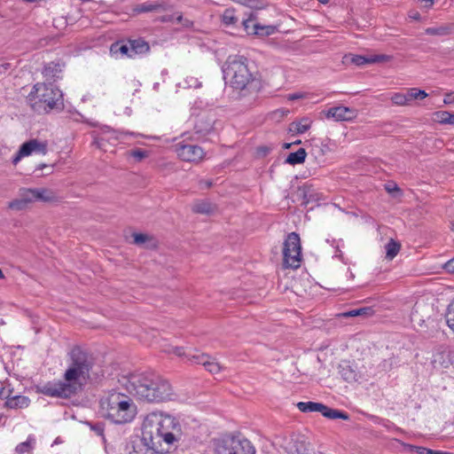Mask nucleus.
<instances>
[{"label":"nucleus","instance_id":"obj_1","mask_svg":"<svg viewBox=\"0 0 454 454\" xmlns=\"http://www.w3.org/2000/svg\"><path fill=\"white\" fill-rule=\"evenodd\" d=\"M67 368L63 380L48 381L37 387V392L50 397L69 398L81 391L90 380L95 365L93 356L81 347H74L67 354Z\"/></svg>","mask_w":454,"mask_h":454},{"label":"nucleus","instance_id":"obj_2","mask_svg":"<svg viewBox=\"0 0 454 454\" xmlns=\"http://www.w3.org/2000/svg\"><path fill=\"white\" fill-rule=\"evenodd\" d=\"M126 389L137 399L146 403L167 402L175 396L169 381L153 372L131 374L126 383Z\"/></svg>","mask_w":454,"mask_h":454},{"label":"nucleus","instance_id":"obj_3","mask_svg":"<svg viewBox=\"0 0 454 454\" xmlns=\"http://www.w3.org/2000/svg\"><path fill=\"white\" fill-rule=\"evenodd\" d=\"M142 433L145 442L160 448H163V444L168 447L174 445L182 436L179 421L175 417L161 411H153L145 416Z\"/></svg>","mask_w":454,"mask_h":454},{"label":"nucleus","instance_id":"obj_4","mask_svg":"<svg viewBox=\"0 0 454 454\" xmlns=\"http://www.w3.org/2000/svg\"><path fill=\"white\" fill-rule=\"evenodd\" d=\"M99 413L114 424L130 423L137 415L132 399L120 392H111L100 399Z\"/></svg>","mask_w":454,"mask_h":454},{"label":"nucleus","instance_id":"obj_5","mask_svg":"<svg viewBox=\"0 0 454 454\" xmlns=\"http://www.w3.org/2000/svg\"><path fill=\"white\" fill-rule=\"evenodd\" d=\"M27 100L33 111L38 114H47L63 107L62 92L52 84H35Z\"/></svg>","mask_w":454,"mask_h":454},{"label":"nucleus","instance_id":"obj_6","mask_svg":"<svg viewBox=\"0 0 454 454\" xmlns=\"http://www.w3.org/2000/svg\"><path fill=\"white\" fill-rule=\"evenodd\" d=\"M223 74L230 85L239 90L247 89L255 80L248 67L247 59L239 55L228 58Z\"/></svg>","mask_w":454,"mask_h":454},{"label":"nucleus","instance_id":"obj_7","mask_svg":"<svg viewBox=\"0 0 454 454\" xmlns=\"http://www.w3.org/2000/svg\"><path fill=\"white\" fill-rule=\"evenodd\" d=\"M216 454H255L254 446L240 434H227L218 439L215 446Z\"/></svg>","mask_w":454,"mask_h":454},{"label":"nucleus","instance_id":"obj_8","mask_svg":"<svg viewBox=\"0 0 454 454\" xmlns=\"http://www.w3.org/2000/svg\"><path fill=\"white\" fill-rule=\"evenodd\" d=\"M301 262V245L296 232L287 235L283 244V264L286 268L298 269Z\"/></svg>","mask_w":454,"mask_h":454},{"label":"nucleus","instance_id":"obj_9","mask_svg":"<svg viewBox=\"0 0 454 454\" xmlns=\"http://www.w3.org/2000/svg\"><path fill=\"white\" fill-rule=\"evenodd\" d=\"M48 152L47 141L39 140L36 138L30 139L23 143L17 153L12 158L13 165H17L18 162L25 157L32 154L45 155Z\"/></svg>","mask_w":454,"mask_h":454},{"label":"nucleus","instance_id":"obj_10","mask_svg":"<svg viewBox=\"0 0 454 454\" xmlns=\"http://www.w3.org/2000/svg\"><path fill=\"white\" fill-rule=\"evenodd\" d=\"M174 147L179 159L184 161L199 162L205 156L203 149L196 145L184 144L183 141L176 144Z\"/></svg>","mask_w":454,"mask_h":454},{"label":"nucleus","instance_id":"obj_11","mask_svg":"<svg viewBox=\"0 0 454 454\" xmlns=\"http://www.w3.org/2000/svg\"><path fill=\"white\" fill-rule=\"evenodd\" d=\"M189 360L192 364H202L210 373H218L222 370L221 365L215 359H211L203 353L199 352V354L190 355Z\"/></svg>","mask_w":454,"mask_h":454},{"label":"nucleus","instance_id":"obj_12","mask_svg":"<svg viewBox=\"0 0 454 454\" xmlns=\"http://www.w3.org/2000/svg\"><path fill=\"white\" fill-rule=\"evenodd\" d=\"M325 116L336 121H350L356 117V110L343 106H334L327 110Z\"/></svg>","mask_w":454,"mask_h":454},{"label":"nucleus","instance_id":"obj_13","mask_svg":"<svg viewBox=\"0 0 454 454\" xmlns=\"http://www.w3.org/2000/svg\"><path fill=\"white\" fill-rule=\"evenodd\" d=\"M346 61H349L350 63L356 66H364L366 64H372L378 62H385L387 61L390 57L387 55L380 54V55H370V56H362V55H353L350 54L348 56H345Z\"/></svg>","mask_w":454,"mask_h":454},{"label":"nucleus","instance_id":"obj_14","mask_svg":"<svg viewBox=\"0 0 454 454\" xmlns=\"http://www.w3.org/2000/svg\"><path fill=\"white\" fill-rule=\"evenodd\" d=\"M164 448H160V446H154L144 440V434H142V437L138 442H135L132 444V450L129 451V454H155V453H162Z\"/></svg>","mask_w":454,"mask_h":454},{"label":"nucleus","instance_id":"obj_15","mask_svg":"<svg viewBox=\"0 0 454 454\" xmlns=\"http://www.w3.org/2000/svg\"><path fill=\"white\" fill-rule=\"evenodd\" d=\"M215 119L210 115H200L194 125L196 134L206 136L214 129Z\"/></svg>","mask_w":454,"mask_h":454},{"label":"nucleus","instance_id":"obj_16","mask_svg":"<svg viewBox=\"0 0 454 454\" xmlns=\"http://www.w3.org/2000/svg\"><path fill=\"white\" fill-rule=\"evenodd\" d=\"M129 43L130 49V59L146 54L150 51L149 43L143 38L129 39Z\"/></svg>","mask_w":454,"mask_h":454},{"label":"nucleus","instance_id":"obj_17","mask_svg":"<svg viewBox=\"0 0 454 454\" xmlns=\"http://www.w3.org/2000/svg\"><path fill=\"white\" fill-rule=\"evenodd\" d=\"M341 378L348 382H356L360 378L356 367L349 363L344 362L339 367Z\"/></svg>","mask_w":454,"mask_h":454},{"label":"nucleus","instance_id":"obj_18","mask_svg":"<svg viewBox=\"0 0 454 454\" xmlns=\"http://www.w3.org/2000/svg\"><path fill=\"white\" fill-rule=\"evenodd\" d=\"M62 70L63 65L59 62H50L44 67L43 74L48 80H56L60 77Z\"/></svg>","mask_w":454,"mask_h":454},{"label":"nucleus","instance_id":"obj_19","mask_svg":"<svg viewBox=\"0 0 454 454\" xmlns=\"http://www.w3.org/2000/svg\"><path fill=\"white\" fill-rule=\"evenodd\" d=\"M110 51L112 55H114L116 57L120 56L130 58L129 40H127V42L117 41L114 43L110 47Z\"/></svg>","mask_w":454,"mask_h":454},{"label":"nucleus","instance_id":"obj_20","mask_svg":"<svg viewBox=\"0 0 454 454\" xmlns=\"http://www.w3.org/2000/svg\"><path fill=\"white\" fill-rule=\"evenodd\" d=\"M29 403V398L25 395H13L6 398L5 406L10 409H21L27 407Z\"/></svg>","mask_w":454,"mask_h":454},{"label":"nucleus","instance_id":"obj_21","mask_svg":"<svg viewBox=\"0 0 454 454\" xmlns=\"http://www.w3.org/2000/svg\"><path fill=\"white\" fill-rule=\"evenodd\" d=\"M325 406L324 403L315 402H300L297 403V408L301 412H320L322 415H324Z\"/></svg>","mask_w":454,"mask_h":454},{"label":"nucleus","instance_id":"obj_22","mask_svg":"<svg viewBox=\"0 0 454 454\" xmlns=\"http://www.w3.org/2000/svg\"><path fill=\"white\" fill-rule=\"evenodd\" d=\"M454 31V24H446L439 27H427L425 33L429 35L445 36Z\"/></svg>","mask_w":454,"mask_h":454},{"label":"nucleus","instance_id":"obj_23","mask_svg":"<svg viewBox=\"0 0 454 454\" xmlns=\"http://www.w3.org/2000/svg\"><path fill=\"white\" fill-rule=\"evenodd\" d=\"M312 121L309 118H303L299 121H294L290 125V131L302 134L309 129Z\"/></svg>","mask_w":454,"mask_h":454},{"label":"nucleus","instance_id":"obj_24","mask_svg":"<svg viewBox=\"0 0 454 454\" xmlns=\"http://www.w3.org/2000/svg\"><path fill=\"white\" fill-rule=\"evenodd\" d=\"M258 23L257 18L253 13H251L247 19L242 20L244 30L247 35H255L256 30L258 29Z\"/></svg>","mask_w":454,"mask_h":454},{"label":"nucleus","instance_id":"obj_25","mask_svg":"<svg viewBox=\"0 0 454 454\" xmlns=\"http://www.w3.org/2000/svg\"><path fill=\"white\" fill-rule=\"evenodd\" d=\"M306 156L307 153L305 149L300 148L298 151L289 153V155L286 159V163H288L290 165L303 163L305 161Z\"/></svg>","mask_w":454,"mask_h":454},{"label":"nucleus","instance_id":"obj_26","mask_svg":"<svg viewBox=\"0 0 454 454\" xmlns=\"http://www.w3.org/2000/svg\"><path fill=\"white\" fill-rule=\"evenodd\" d=\"M35 201L49 202L55 199L54 192L49 189L37 188L34 189Z\"/></svg>","mask_w":454,"mask_h":454},{"label":"nucleus","instance_id":"obj_27","mask_svg":"<svg viewBox=\"0 0 454 454\" xmlns=\"http://www.w3.org/2000/svg\"><path fill=\"white\" fill-rule=\"evenodd\" d=\"M324 417L330 419H341L344 420L349 419V415L342 411L337 410V409H332L328 406H325V410L324 411Z\"/></svg>","mask_w":454,"mask_h":454},{"label":"nucleus","instance_id":"obj_28","mask_svg":"<svg viewBox=\"0 0 454 454\" xmlns=\"http://www.w3.org/2000/svg\"><path fill=\"white\" fill-rule=\"evenodd\" d=\"M35 442V438L32 436H28L27 441L20 442L16 446L15 450L19 454L29 453L34 449Z\"/></svg>","mask_w":454,"mask_h":454},{"label":"nucleus","instance_id":"obj_29","mask_svg":"<svg viewBox=\"0 0 454 454\" xmlns=\"http://www.w3.org/2000/svg\"><path fill=\"white\" fill-rule=\"evenodd\" d=\"M386 257L392 260L399 253L401 246L398 242L391 239L385 247Z\"/></svg>","mask_w":454,"mask_h":454},{"label":"nucleus","instance_id":"obj_30","mask_svg":"<svg viewBox=\"0 0 454 454\" xmlns=\"http://www.w3.org/2000/svg\"><path fill=\"white\" fill-rule=\"evenodd\" d=\"M111 137V131L109 129L106 130L100 136L94 137L93 145L100 150L106 151L107 149L105 146V142L109 140Z\"/></svg>","mask_w":454,"mask_h":454},{"label":"nucleus","instance_id":"obj_31","mask_svg":"<svg viewBox=\"0 0 454 454\" xmlns=\"http://www.w3.org/2000/svg\"><path fill=\"white\" fill-rule=\"evenodd\" d=\"M390 99H391L392 103L396 106H406V105L410 104L408 92L407 93H400V92L394 93L391 96Z\"/></svg>","mask_w":454,"mask_h":454},{"label":"nucleus","instance_id":"obj_32","mask_svg":"<svg viewBox=\"0 0 454 454\" xmlns=\"http://www.w3.org/2000/svg\"><path fill=\"white\" fill-rule=\"evenodd\" d=\"M277 30L275 26L271 25H262L258 23V29L256 30L255 35L258 36H268L273 35Z\"/></svg>","mask_w":454,"mask_h":454},{"label":"nucleus","instance_id":"obj_33","mask_svg":"<svg viewBox=\"0 0 454 454\" xmlns=\"http://www.w3.org/2000/svg\"><path fill=\"white\" fill-rule=\"evenodd\" d=\"M436 116L440 123L454 125V114L447 111H440L436 113Z\"/></svg>","mask_w":454,"mask_h":454},{"label":"nucleus","instance_id":"obj_34","mask_svg":"<svg viewBox=\"0 0 454 454\" xmlns=\"http://www.w3.org/2000/svg\"><path fill=\"white\" fill-rule=\"evenodd\" d=\"M171 352L179 357L185 358L189 362L190 355L199 354L198 350H185L183 347H175L172 348Z\"/></svg>","mask_w":454,"mask_h":454},{"label":"nucleus","instance_id":"obj_35","mask_svg":"<svg viewBox=\"0 0 454 454\" xmlns=\"http://www.w3.org/2000/svg\"><path fill=\"white\" fill-rule=\"evenodd\" d=\"M408 97L410 99V102L414 99H424L427 97V93L423 90H419L418 88H411L408 90Z\"/></svg>","mask_w":454,"mask_h":454},{"label":"nucleus","instance_id":"obj_36","mask_svg":"<svg viewBox=\"0 0 454 454\" xmlns=\"http://www.w3.org/2000/svg\"><path fill=\"white\" fill-rule=\"evenodd\" d=\"M134 244L141 246L153 240V236L145 233H133Z\"/></svg>","mask_w":454,"mask_h":454},{"label":"nucleus","instance_id":"obj_37","mask_svg":"<svg viewBox=\"0 0 454 454\" xmlns=\"http://www.w3.org/2000/svg\"><path fill=\"white\" fill-rule=\"evenodd\" d=\"M445 317L448 326L454 332V300L448 306Z\"/></svg>","mask_w":454,"mask_h":454},{"label":"nucleus","instance_id":"obj_38","mask_svg":"<svg viewBox=\"0 0 454 454\" xmlns=\"http://www.w3.org/2000/svg\"><path fill=\"white\" fill-rule=\"evenodd\" d=\"M223 21L225 25H233L238 21V19L232 10L226 9L223 14Z\"/></svg>","mask_w":454,"mask_h":454},{"label":"nucleus","instance_id":"obj_39","mask_svg":"<svg viewBox=\"0 0 454 454\" xmlns=\"http://www.w3.org/2000/svg\"><path fill=\"white\" fill-rule=\"evenodd\" d=\"M20 198L27 204V206H28L30 203L35 201L34 189L23 190L22 193L20 194Z\"/></svg>","mask_w":454,"mask_h":454},{"label":"nucleus","instance_id":"obj_40","mask_svg":"<svg viewBox=\"0 0 454 454\" xmlns=\"http://www.w3.org/2000/svg\"><path fill=\"white\" fill-rule=\"evenodd\" d=\"M20 198L27 204V206H28L30 203L35 201L34 189L23 190L22 193L20 194Z\"/></svg>","mask_w":454,"mask_h":454},{"label":"nucleus","instance_id":"obj_41","mask_svg":"<svg viewBox=\"0 0 454 454\" xmlns=\"http://www.w3.org/2000/svg\"><path fill=\"white\" fill-rule=\"evenodd\" d=\"M27 204L23 201V200L20 197L9 203V208L12 210H23L27 207Z\"/></svg>","mask_w":454,"mask_h":454},{"label":"nucleus","instance_id":"obj_42","mask_svg":"<svg viewBox=\"0 0 454 454\" xmlns=\"http://www.w3.org/2000/svg\"><path fill=\"white\" fill-rule=\"evenodd\" d=\"M129 154L135 158L137 161L142 160L143 159L149 156V153L147 151L137 148L129 152Z\"/></svg>","mask_w":454,"mask_h":454},{"label":"nucleus","instance_id":"obj_43","mask_svg":"<svg viewBox=\"0 0 454 454\" xmlns=\"http://www.w3.org/2000/svg\"><path fill=\"white\" fill-rule=\"evenodd\" d=\"M385 190L389 193V194H392L394 196H400L402 195V191L401 189L397 186L396 184L395 183H390V184H387L385 185Z\"/></svg>","mask_w":454,"mask_h":454},{"label":"nucleus","instance_id":"obj_44","mask_svg":"<svg viewBox=\"0 0 454 454\" xmlns=\"http://www.w3.org/2000/svg\"><path fill=\"white\" fill-rule=\"evenodd\" d=\"M193 211L196 213L207 214L210 212V205L207 203H198L193 206Z\"/></svg>","mask_w":454,"mask_h":454},{"label":"nucleus","instance_id":"obj_45","mask_svg":"<svg viewBox=\"0 0 454 454\" xmlns=\"http://www.w3.org/2000/svg\"><path fill=\"white\" fill-rule=\"evenodd\" d=\"M411 449L417 454H434L435 451L421 446H411Z\"/></svg>","mask_w":454,"mask_h":454},{"label":"nucleus","instance_id":"obj_46","mask_svg":"<svg viewBox=\"0 0 454 454\" xmlns=\"http://www.w3.org/2000/svg\"><path fill=\"white\" fill-rule=\"evenodd\" d=\"M91 429L98 434V435H103L104 434V427L102 424H95L91 425Z\"/></svg>","mask_w":454,"mask_h":454},{"label":"nucleus","instance_id":"obj_47","mask_svg":"<svg viewBox=\"0 0 454 454\" xmlns=\"http://www.w3.org/2000/svg\"><path fill=\"white\" fill-rule=\"evenodd\" d=\"M176 20L178 22V23H183L185 27H189L191 26H192V22L187 19H184L183 15L182 14H179L176 18Z\"/></svg>","mask_w":454,"mask_h":454},{"label":"nucleus","instance_id":"obj_48","mask_svg":"<svg viewBox=\"0 0 454 454\" xmlns=\"http://www.w3.org/2000/svg\"><path fill=\"white\" fill-rule=\"evenodd\" d=\"M444 269L448 271V272H451V273H454V258L450 259V261H448L445 265H444Z\"/></svg>","mask_w":454,"mask_h":454},{"label":"nucleus","instance_id":"obj_49","mask_svg":"<svg viewBox=\"0 0 454 454\" xmlns=\"http://www.w3.org/2000/svg\"><path fill=\"white\" fill-rule=\"evenodd\" d=\"M340 316L343 317H356V309H351V310H348L347 312H343L341 313Z\"/></svg>","mask_w":454,"mask_h":454},{"label":"nucleus","instance_id":"obj_50","mask_svg":"<svg viewBox=\"0 0 454 454\" xmlns=\"http://www.w3.org/2000/svg\"><path fill=\"white\" fill-rule=\"evenodd\" d=\"M454 101L453 94H447L443 99L444 104H451Z\"/></svg>","mask_w":454,"mask_h":454},{"label":"nucleus","instance_id":"obj_51","mask_svg":"<svg viewBox=\"0 0 454 454\" xmlns=\"http://www.w3.org/2000/svg\"><path fill=\"white\" fill-rule=\"evenodd\" d=\"M370 310L368 308L356 309V317L365 315Z\"/></svg>","mask_w":454,"mask_h":454},{"label":"nucleus","instance_id":"obj_52","mask_svg":"<svg viewBox=\"0 0 454 454\" xmlns=\"http://www.w3.org/2000/svg\"><path fill=\"white\" fill-rule=\"evenodd\" d=\"M150 11H152V8L150 6H147V5H145V4H142L138 8V12H150Z\"/></svg>","mask_w":454,"mask_h":454},{"label":"nucleus","instance_id":"obj_53","mask_svg":"<svg viewBox=\"0 0 454 454\" xmlns=\"http://www.w3.org/2000/svg\"><path fill=\"white\" fill-rule=\"evenodd\" d=\"M201 184H205L207 188H209L212 185L210 181H201Z\"/></svg>","mask_w":454,"mask_h":454},{"label":"nucleus","instance_id":"obj_54","mask_svg":"<svg viewBox=\"0 0 454 454\" xmlns=\"http://www.w3.org/2000/svg\"><path fill=\"white\" fill-rule=\"evenodd\" d=\"M290 99H297L300 98V96L297 94H293L289 97Z\"/></svg>","mask_w":454,"mask_h":454},{"label":"nucleus","instance_id":"obj_55","mask_svg":"<svg viewBox=\"0 0 454 454\" xmlns=\"http://www.w3.org/2000/svg\"><path fill=\"white\" fill-rule=\"evenodd\" d=\"M423 1L428 4L427 6H431L434 2V0H423Z\"/></svg>","mask_w":454,"mask_h":454},{"label":"nucleus","instance_id":"obj_56","mask_svg":"<svg viewBox=\"0 0 454 454\" xmlns=\"http://www.w3.org/2000/svg\"><path fill=\"white\" fill-rule=\"evenodd\" d=\"M3 278H4V275L2 271V270L0 269V279H3Z\"/></svg>","mask_w":454,"mask_h":454},{"label":"nucleus","instance_id":"obj_57","mask_svg":"<svg viewBox=\"0 0 454 454\" xmlns=\"http://www.w3.org/2000/svg\"><path fill=\"white\" fill-rule=\"evenodd\" d=\"M194 87H200V83L198 82L197 80H195V83L193 85Z\"/></svg>","mask_w":454,"mask_h":454},{"label":"nucleus","instance_id":"obj_58","mask_svg":"<svg viewBox=\"0 0 454 454\" xmlns=\"http://www.w3.org/2000/svg\"><path fill=\"white\" fill-rule=\"evenodd\" d=\"M292 145H293L292 143L291 144H285V148H286V149L290 148Z\"/></svg>","mask_w":454,"mask_h":454},{"label":"nucleus","instance_id":"obj_59","mask_svg":"<svg viewBox=\"0 0 454 454\" xmlns=\"http://www.w3.org/2000/svg\"><path fill=\"white\" fill-rule=\"evenodd\" d=\"M322 4H327L329 0H318Z\"/></svg>","mask_w":454,"mask_h":454},{"label":"nucleus","instance_id":"obj_60","mask_svg":"<svg viewBox=\"0 0 454 454\" xmlns=\"http://www.w3.org/2000/svg\"><path fill=\"white\" fill-rule=\"evenodd\" d=\"M292 144H293V145H299V144H301V140H297V141H295V142H294V143H292Z\"/></svg>","mask_w":454,"mask_h":454},{"label":"nucleus","instance_id":"obj_61","mask_svg":"<svg viewBox=\"0 0 454 454\" xmlns=\"http://www.w3.org/2000/svg\"><path fill=\"white\" fill-rule=\"evenodd\" d=\"M452 230L454 231V223L452 224Z\"/></svg>","mask_w":454,"mask_h":454}]
</instances>
